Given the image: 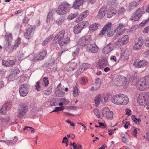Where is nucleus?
<instances>
[{
  "label": "nucleus",
  "instance_id": "obj_1",
  "mask_svg": "<svg viewBox=\"0 0 149 149\" xmlns=\"http://www.w3.org/2000/svg\"><path fill=\"white\" fill-rule=\"evenodd\" d=\"M71 8L70 4L67 3L63 2L58 7L56 12L59 15H63L69 12Z\"/></svg>",
  "mask_w": 149,
  "mask_h": 149
},
{
  "label": "nucleus",
  "instance_id": "obj_2",
  "mask_svg": "<svg viewBox=\"0 0 149 149\" xmlns=\"http://www.w3.org/2000/svg\"><path fill=\"white\" fill-rule=\"evenodd\" d=\"M138 87L140 90L143 91L149 87V76H146L139 81Z\"/></svg>",
  "mask_w": 149,
  "mask_h": 149
},
{
  "label": "nucleus",
  "instance_id": "obj_3",
  "mask_svg": "<svg viewBox=\"0 0 149 149\" xmlns=\"http://www.w3.org/2000/svg\"><path fill=\"white\" fill-rule=\"evenodd\" d=\"M138 102L142 106L148 104L149 102V92L140 94Z\"/></svg>",
  "mask_w": 149,
  "mask_h": 149
},
{
  "label": "nucleus",
  "instance_id": "obj_4",
  "mask_svg": "<svg viewBox=\"0 0 149 149\" xmlns=\"http://www.w3.org/2000/svg\"><path fill=\"white\" fill-rule=\"evenodd\" d=\"M111 23H108L107 24L101 31V34L104 35L107 32V35L108 36L111 37L112 36L116 31L115 30H113V29H111Z\"/></svg>",
  "mask_w": 149,
  "mask_h": 149
},
{
  "label": "nucleus",
  "instance_id": "obj_5",
  "mask_svg": "<svg viewBox=\"0 0 149 149\" xmlns=\"http://www.w3.org/2000/svg\"><path fill=\"white\" fill-rule=\"evenodd\" d=\"M89 25V23L86 21H83L74 26V31L75 34H78L84 28Z\"/></svg>",
  "mask_w": 149,
  "mask_h": 149
},
{
  "label": "nucleus",
  "instance_id": "obj_6",
  "mask_svg": "<svg viewBox=\"0 0 149 149\" xmlns=\"http://www.w3.org/2000/svg\"><path fill=\"white\" fill-rule=\"evenodd\" d=\"M28 110L27 106L25 104H21L18 109L17 117H22L26 113Z\"/></svg>",
  "mask_w": 149,
  "mask_h": 149
},
{
  "label": "nucleus",
  "instance_id": "obj_7",
  "mask_svg": "<svg viewBox=\"0 0 149 149\" xmlns=\"http://www.w3.org/2000/svg\"><path fill=\"white\" fill-rule=\"evenodd\" d=\"M143 10L144 7L139 8L131 16V19L132 20L138 21L143 14Z\"/></svg>",
  "mask_w": 149,
  "mask_h": 149
},
{
  "label": "nucleus",
  "instance_id": "obj_8",
  "mask_svg": "<svg viewBox=\"0 0 149 149\" xmlns=\"http://www.w3.org/2000/svg\"><path fill=\"white\" fill-rule=\"evenodd\" d=\"M34 30V29L33 26L28 25L26 28V32L24 34V37L28 39L32 38L33 35Z\"/></svg>",
  "mask_w": 149,
  "mask_h": 149
},
{
  "label": "nucleus",
  "instance_id": "obj_9",
  "mask_svg": "<svg viewBox=\"0 0 149 149\" xmlns=\"http://www.w3.org/2000/svg\"><path fill=\"white\" fill-rule=\"evenodd\" d=\"M102 114L103 116L109 120H111L113 117V113L110 111L107 107L103 108L102 111Z\"/></svg>",
  "mask_w": 149,
  "mask_h": 149
},
{
  "label": "nucleus",
  "instance_id": "obj_10",
  "mask_svg": "<svg viewBox=\"0 0 149 149\" xmlns=\"http://www.w3.org/2000/svg\"><path fill=\"white\" fill-rule=\"evenodd\" d=\"M108 100V98L107 97H105L102 95H99L95 97V103L97 106L100 103L102 104H104Z\"/></svg>",
  "mask_w": 149,
  "mask_h": 149
},
{
  "label": "nucleus",
  "instance_id": "obj_11",
  "mask_svg": "<svg viewBox=\"0 0 149 149\" xmlns=\"http://www.w3.org/2000/svg\"><path fill=\"white\" fill-rule=\"evenodd\" d=\"M148 64V63L145 60H140L137 59L134 61L133 65L136 68H140L144 67L146 66Z\"/></svg>",
  "mask_w": 149,
  "mask_h": 149
},
{
  "label": "nucleus",
  "instance_id": "obj_12",
  "mask_svg": "<svg viewBox=\"0 0 149 149\" xmlns=\"http://www.w3.org/2000/svg\"><path fill=\"white\" fill-rule=\"evenodd\" d=\"M26 84L20 85L19 88V93L20 95L23 97L26 96L29 92V88Z\"/></svg>",
  "mask_w": 149,
  "mask_h": 149
},
{
  "label": "nucleus",
  "instance_id": "obj_13",
  "mask_svg": "<svg viewBox=\"0 0 149 149\" xmlns=\"http://www.w3.org/2000/svg\"><path fill=\"white\" fill-rule=\"evenodd\" d=\"M65 31L64 30L60 31L57 35L55 36L54 38V42L56 44L58 43L59 45L60 42L63 40Z\"/></svg>",
  "mask_w": 149,
  "mask_h": 149
},
{
  "label": "nucleus",
  "instance_id": "obj_14",
  "mask_svg": "<svg viewBox=\"0 0 149 149\" xmlns=\"http://www.w3.org/2000/svg\"><path fill=\"white\" fill-rule=\"evenodd\" d=\"M91 40V37L89 36L83 37L79 39L78 42L79 44L85 47Z\"/></svg>",
  "mask_w": 149,
  "mask_h": 149
},
{
  "label": "nucleus",
  "instance_id": "obj_15",
  "mask_svg": "<svg viewBox=\"0 0 149 149\" xmlns=\"http://www.w3.org/2000/svg\"><path fill=\"white\" fill-rule=\"evenodd\" d=\"M11 104L10 102L5 103L0 109V113L3 115L6 114L7 110L11 108Z\"/></svg>",
  "mask_w": 149,
  "mask_h": 149
},
{
  "label": "nucleus",
  "instance_id": "obj_16",
  "mask_svg": "<svg viewBox=\"0 0 149 149\" xmlns=\"http://www.w3.org/2000/svg\"><path fill=\"white\" fill-rule=\"evenodd\" d=\"M143 42L144 40L143 38L141 37L139 38L138 41L135 42L134 46V49L136 50L140 49L141 48Z\"/></svg>",
  "mask_w": 149,
  "mask_h": 149
},
{
  "label": "nucleus",
  "instance_id": "obj_17",
  "mask_svg": "<svg viewBox=\"0 0 149 149\" xmlns=\"http://www.w3.org/2000/svg\"><path fill=\"white\" fill-rule=\"evenodd\" d=\"M16 61L15 60H11L9 59H3L2 61V64L3 65L6 67L13 66L15 65Z\"/></svg>",
  "mask_w": 149,
  "mask_h": 149
},
{
  "label": "nucleus",
  "instance_id": "obj_18",
  "mask_svg": "<svg viewBox=\"0 0 149 149\" xmlns=\"http://www.w3.org/2000/svg\"><path fill=\"white\" fill-rule=\"evenodd\" d=\"M124 25L122 23L119 24L118 26L115 30L117 32L116 34V37H118L119 36L122 35L125 31L123 29L124 28Z\"/></svg>",
  "mask_w": 149,
  "mask_h": 149
},
{
  "label": "nucleus",
  "instance_id": "obj_19",
  "mask_svg": "<svg viewBox=\"0 0 149 149\" xmlns=\"http://www.w3.org/2000/svg\"><path fill=\"white\" fill-rule=\"evenodd\" d=\"M129 37L127 35H125L120 39H119L116 43L118 45H123L127 43L129 40Z\"/></svg>",
  "mask_w": 149,
  "mask_h": 149
},
{
  "label": "nucleus",
  "instance_id": "obj_20",
  "mask_svg": "<svg viewBox=\"0 0 149 149\" xmlns=\"http://www.w3.org/2000/svg\"><path fill=\"white\" fill-rule=\"evenodd\" d=\"M61 83L58 84L57 87L56 88L55 94L56 96L58 97H62L64 95L65 93L63 91V89L61 87Z\"/></svg>",
  "mask_w": 149,
  "mask_h": 149
},
{
  "label": "nucleus",
  "instance_id": "obj_21",
  "mask_svg": "<svg viewBox=\"0 0 149 149\" xmlns=\"http://www.w3.org/2000/svg\"><path fill=\"white\" fill-rule=\"evenodd\" d=\"M98 49V47L95 45L91 44L87 47L86 50L89 53H93L97 52Z\"/></svg>",
  "mask_w": 149,
  "mask_h": 149
},
{
  "label": "nucleus",
  "instance_id": "obj_22",
  "mask_svg": "<svg viewBox=\"0 0 149 149\" xmlns=\"http://www.w3.org/2000/svg\"><path fill=\"white\" fill-rule=\"evenodd\" d=\"M107 8L106 6H102L99 10L97 16L99 18H102L105 15L107 12Z\"/></svg>",
  "mask_w": 149,
  "mask_h": 149
},
{
  "label": "nucleus",
  "instance_id": "obj_23",
  "mask_svg": "<svg viewBox=\"0 0 149 149\" xmlns=\"http://www.w3.org/2000/svg\"><path fill=\"white\" fill-rule=\"evenodd\" d=\"M108 64L107 59L104 58L99 60L97 65L100 68H103L107 66Z\"/></svg>",
  "mask_w": 149,
  "mask_h": 149
},
{
  "label": "nucleus",
  "instance_id": "obj_24",
  "mask_svg": "<svg viewBox=\"0 0 149 149\" xmlns=\"http://www.w3.org/2000/svg\"><path fill=\"white\" fill-rule=\"evenodd\" d=\"M121 98L120 97V94L116 95L113 97L111 99L112 102L115 104L120 105H121Z\"/></svg>",
  "mask_w": 149,
  "mask_h": 149
},
{
  "label": "nucleus",
  "instance_id": "obj_25",
  "mask_svg": "<svg viewBox=\"0 0 149 149\" xmlns=\"http://www.w3.org/2000/svg\"><path fill=\"white\" fill-rule=\"evenodd\" d=\"M113 48V44L111 43H109L103 48L102 52L104 54H107L112 51Z\"/></svg>",
  "mask_w": 149,
  "mask_h": 149
},
{
  "label": "nucleus",
  "instance_id": "obj_26",
  "mask_svg": "<svg viewBox=\"0 0 149 149\" xmlns=\"http://www.w3.org/2000/svg\"><path fill=\"white\" fill-rule=\"evenodd\" d=\"M100 84L101 81L100 79H97L90 90L92 91H96L100 87Z\"/></svg>",
  "mask_w": 149,
  "mask_h": 149
},
{
  "label": "nucleus",
  "instance_id": "obj_27",
  "mask_svg": "<svg viewBox=\"0 0 149 149\" xmlns=\"http://www.w3.org/2000/svg\"><path fill=\"white\" fill-rule=\"evenodd\" d=\"M46 51L44 50L41 52L34 58V60L35 61L40 60L42 59L47 55Z\"/></svg>",
  "mask_w": 149,
  "mask_h": 149
},
{
  "label": "nucleus",
  "instance_id": "obj_28",
  "mask_svg": "<svg viewBox=\"0 0 149 149\" xmlns=\"http://www.w3.org/2000/svg\"><path fill=\"white\" fill-rule=\"evenodd\" d=\"M85 1V0H75L72 6V7L75 9L79 8V7L82 5Z\"/></svg>",
  "mask_w": 149,
  "mask_h": 149
},
{
  "label": "nucleus",
  "instance_id": "obj_29",
  "mask_svg": "<svg viewBox=\"0 0 149 149\" xmlns=\"http://www.w3.org/2000/svg\"><path fill=\"white\" fill-rule=\"evenodd\" d=\"M120 97L121 98V105H125L127 104L129 102L128 97L126 95L122 94H120Z\"/></svg>",
  "mask_w": 149,
  "mask_h": 149
},
{
  "label": "nucleus",
  "instance_id": "obj_30",
  "mask_svg": "<svg viewBox=\"0 0 149 149\" xmlns=\"http://www.w3.org/2000/svg\"><path fill=\"white\" fill-rule=\"evenodd\" d=\"M4 47L6 51L10 52H12L14 49H16L15 47H14V45L12 46L10 43L9 42H8L6 43Z\"/></svg>",
  "mask_w": 149,
  "mask_h": 149
},
{
  "label": "nucleus",
  "instance_id": "obj_31",
  "mask_svg": "<svg viewBox=\"0 0 149 149\" xmlns=\"http://www.w3.org/2000/svg\"><path fill=\"white\" fill-rule=\"evenodd\" d=\"M130 83L131 84L134 86L137 85L138 86V82L139 81L137 80V78L136 76L134 75L130 78Z\"/></svg>",
  "mask_w": 149,
  "mask_h": 149
},
{
  "label": "nucleus",
  "instance_id": "obj_32",
  "mask_svg": "<svg viewBox=\"0 0 149 149\" xmlns=\"http://www.w3.org/2000/svg\"><path fill=\"white\" fill-rule=\"evenodd\" d=\"M139 5V3L134 1H133L132 2L129 3L128 8L129 11H131L132 9L137 8Z\"/></svg>",
  "mask_w": 149,
  "mask_h": 149
},
{
  "label": "nucleus",
  "instance_id": "obj_33",
  "mask_svg": "<svg viewBox=\"0 0 149 149\" xmlns=\"http://www.w3.org/2000/svg\"><path fill=\"white\" fill-rule=\"evenodd\" d=\"M18 138L17 137H15L13 140H7L6 144L8 146H13L15 144L18 140Z\"/></svg>",
  "mask_w": 149,
  "mask_h": 149
},
{
  "label": "nucleus",
  "instance_id": "obj_34",
  "mask_svg": "<svg viewBox=\"0 0 149 149\" xmlns=\"http://www.w3.org/2000/svg\"><path fill=\"white\" fill-rule=\"evenodd\" d=\"M89 14V12L88 11L83 12L79 15L78 18V20L81 21L84 18H86Z\"/></svg>",
  "mask_w": 149,
  "mask_h": 149
},
{
  "label": "nucleus",
  "instance_id": "obj_35",
  "mask_svg": "<svg viewBox=\"0 0 149 149\" xmlns=\"http://www.w3.org/2000/svg\"><path fill=\"white\" fill-rule=\"evenodd\" d=\"M73 95L74 97H77L79 95V91L78 85L76 84L74 87L73 90Z\"/></svg>",
  "mask_w": 149,
  "mask_h": 149
},
{
  "label": "nucleus",
  "instance_id": "obj_36",
  "mask_svg": "<svg viewBox=\"0 0 149 149\" xmlns=\"http://www.w3.org/2000/svg\"><path fill=\"white\" fill-rule=\"evenodd\" d=\"M116 12L114 9H113L112 10L110 9L109 10L107 13V16L108 18H111L113 15L115 14Z\"/></svg>",
  "mask_w": 149,
  "mask_h": 149
},
{
  "label": "nucleus",
  "instance_id": "obj_37",
  "mask_svg": "<svg viewBox=\"0 0 149 149\" xmlns=\"http://www.w3.org/2000/svg\"><path fill=\"white\" fill-rule=\"evenodd\" d=\"M70 39L69 37H67L65 38L63 40L60 42L59 44L60 46H63L65 44H67L70 42Z\"/></svg>",
  "mask_w": 149,
  "mask_h": 149
},
{
  "label": "nucleus",
  "instance_id": "obj_38",
  "mask_svg": "<svg viewBox=\"0 0 149 149\" xmlns=\"http://www.w3.org/2000/svg\"><path fill=\"white\" fill-rule=\"evenodd\" d=\"M53 37V35H51L49 37L46 38L42 42V45L43 46H45L52 40V38Z\"/></svg>",
  "mask_w": 149,
  "mask_h": 149
},
{
  "label": "nucleus",
  "instance_id": "obj_39",
  "mask_svg": "<svg viewBox=\"0 0 149 149\" xmlns=\"http://www.w3.org/2000/svg\"><path fill=\"white\" fill-rule=\"evenodd\" d=\"M99 24H98L94 23L90 25L89 27V30L90 31H94L97 29L98 26Z\"/></svg>",
  "mask_w": 149,
  "mask_h": 149
},
{
  "label": "nucleus",
  "instance_id": "obj_40",
  "mask_svg": "<svg viewBox=\"0 0 149 149\" xmlns=\"http://www.w3.org/2000/svg\"><path fill=\"white\" fill-rule=\"evenodd\" d=\"M79 13H76L74 14L71 13L68 15V19L69 20H71L77 17Z\"/></svg>",
  "mask_w": 149,
  "mask_h": 149
},
{
  "label": "nucleus",
  "instance_id": "obj_41",
  "mask_svg": "<svg viewBox=\"0 0 149 149\" xmlns=\"http://www.w3.org/2000/svg\"><path fill=\"white\" fill-rule=\"evenodd\" d=\"M52 10H50L49 12L47 17L46 21L47 23L50 22V21L52 19Z\"/></svg>",
  "mask_w": 149,
  "mask_h": 149
},
{
  "label": "nucleus",
  "instance_id": "obj_42",
  "mask_svg": "<svg viewBox=\"0 0 149 149\" xmlns=\"http://www.w3.org/2000/svg\"><path fill=\"white\" fill-rule=\"evenodd\" d=\"M52 87H50L48 88L45 91L44 94L46 95H49L51 93L52 91Z\"/></svg>",
  "mask_w": 149,
  "mask_h": 149
},
{
  "label": "nucleus",
  "instance_id": "obj_43",
  "mask_svg": "<svg viewBox=\"0 0 149 149\" xmlns=\"http://www.w3.org/2000/svg\"><path fill=\"white\" fill-rule=\"evenodd\" d=\"M79 48H77L72 53V56L74 57L77 56L79 53Z\"/></svg>",
  "mask_w": 149,
  "mask_h": 149
},
{
  "label": "nucleus",
  "instance_id": "obj_44",
  "mask_svg": "<svg viewBox=\"0 0 149 149\" xmlns=\"http://www.w3.org/2000/svg\"><path fill=\"white\" fill-rule=\"evenodd\" d=\"M83 71V69H82L81 67L79 68L75 73V76L76 77H77Z\"/></svg>",
  "mask_w": 149,
  "mask_h": 149
},
{
  "label": "nucleus",
  "instance_id": "obj_45",
  "mask_svg": "<svg viewBox=\"0 0 149 149\" xmlns=\"http://www.w3.org/2000/svg\"><path fill=\"white\" fill-rule=\"evenodd\" d=\"M21 40V39L18 37L17 40H16L15 44L14 45V47H15V49L18 47L19 45L20 44Z\"/></svg>",
  "mask_w": 149,
  "mask_h": 149
},
{
  "label": "nucleus",
  "instance_id": "obj_46",
  "mask_svg": "<svg viewBox=\"0 0 149 149\" xmlns=\"http://www.w3.org/2000/svg\"><path fill=\"white\" fill-rule=\"evenodd\" d=\"M26 79V77L24 75H22L20 77H18L17 80L19 82L21 83L25 81Z\"/></svg>",
  "mask_w": 149,
  "mask_h": 149
},
{
  "label": "nucleus",
  "instance_id": "obj_47",
  "mask_svg": "<svg viewBox=\"0 0 149 149\" xmlns=\"http://www.w3.org/2000/svg\"><path fill=\"white\" fill-rule=\"evenodd\" d=\"M93 113L98 118H100L99 111L97 109H95L93 110Z\"/></svg>",
  "mask_w": 149,
  "mask_h": 149
},
{
  "label": "nucleus",
  "instance_id": "obj_48",
  "mask_svg": "<svg viewBox=\"0 0 149 149\" xmlns=\"http://www.w3.org/2000/svg\"><path fill=\"white\" fill-rule=\"evenodd\" d=\"M47 79L48 78L46 77H44L43 79V84L45 86H47L49 84V82L47 80Z\"/></svg>",
  "mask_w": 149,
  "mask_h": 149
},
{
  "label": "nucleus",
  "instance_id": "obj_49",
  "mask_svg": "<svg viewBox=\"0 0 149 149\" xmlns=\"http://www.w3.org/2000/svg\"><path fill=\"white\" fill-rule=\"evenodd\" d=\"M132 129L133 131V135L135 137H136L137 136V134L138 132L137 130H139V129L135 128V127H133L132 128Z\"/></svg>",
  "mask_w": 149,
  "mask_h": 149
},
{
  "label": "nucleus",
  "instance_id": "obj_50",
  "mask_svg": "<svg viewBox=\"0 0 149 149\" xmlns=\"http://www.w3.org/2000/svg\"><path fill=\"white\" fill-rule=\"evenodd\" d=\"M65 109L64 107H56L54 110L52 112H57L60 111H63Z\"/></svg>",
  "mask_w": 149,
  "mask_h": 149
},
{
  "label": "nucleus",
  "instance_id": "obj_51",
  "mask_svg": "<svg viewBox=\"0 0 149 149\" xmlns=\"http://www.w3.org/2000/svg\"><path fill=\"white\" fill-rule=\"evenodd\" d=\"M6 42H10L12 40V37L11 34H9L8 36L6 35Z\"/></svg>",
  "mask_w": 149,
  "mask_h": 149
},
{
  "label": "nucleus",
  "instance_id": "obj_52",
  "mask_svg": "<svg viewBox=\"0 0 149 149\" xmlns=\"http://www.w3.org/2000/svg\"><path fill=\"white\" fill-rule=\"evenodd\" d=\"M19 72L20 71L19 69L17 68H15L13 70L12 74H14L15 75L16 77V75L19 73Z\"/></svg>",
  "mask_w": 149,
  "mask_h": 149
},
{
  "label": "nucleus",
  "instance_id": "obj_53",
  "mask_svg": "<svg viewBox=\"0 0 149 149\" xmlns=\"http://www.w3.org/2000/svg\"><path fill=\"white\" fill-rule=\"evenodd\" d=\"M125 9L123 7L120 8L117 11V13L120 15H122L125 12Z\"/></svg>",
  "mask_w": 149,
  "mask_h": 149
},
{
  "label": "nucleus",
  "instance_id": "obj_54",
  "mask_svg": "<svg viewBox=\"0 0 149 149\" xmlns=\"http://www.w3.org/2000/svg\"><path fill=\"white\" fill-rule=\"evenodd\" d=\"M89 66V65L88 64L84 63L80 67L84 71L85 70L87 69Z\"/></svg>",
  "mask_w": 149,
  "mask_h": 149
},
{
  "label": "nucleus",
  "instance_id": "obj_55",
  "mask_svg": "<svg viewBox=\"0 0 149 149\" xmlns=\"http://www.w3.org/2000/svg\"><path fill=\"white\" fill-rule=\"evenodd\" d=\"M88 82V80L86 77H84L81 78V83L83 85H85Z\"/></svg>",
  "mask_w": 149,
  "mask_h": 149
},
{
  "label": "nucleus",
  "instance_id": "obj_56",
  "mask_svg": "<svg viewBox=\"0 0 149 149\" xmlns=\"http://www.w3.org/2000/svg\"><path fill=\"white\" fill-rule=\"evenodd\" d=\"M26 129H30V130L31 131V133H34L35 132V130L31 127L25 126L23 128V130L24 131L26 130Z\"/></svg>",
  "mask_w": 149,
  "mask_h": 149
},
{
  "label": "nucleus",
  "instance_id": "obj_57",
  "mask_svg": "<svg viewBox=\"0 0 149 149\" xmlns=\"http://www.w3.org/2000/svg\"><path fill=\"white\" fill-rule=\"evenodd\" d=\"M63 21L64 20L63 19L61 18H59L56 20V23L58 25H60L62 24Z\"/></svg>",
  "mask_w": 149,
  "mask_h": 149
},
{
  "label": "nucleus",
  "instance_id": "obj_58",
  "mask_svg": "<svg viewBox=\"0 0 149 149\" xmlns=\"http://www.w3.org/2000/svg\"><path fill=\"white\" fill-rule=\"evenodd\" d=\"M36 89L38 91L40 90L41 88L40 86V82L39 81L37 82L35 86Z\"/></svg>",
  "mask_w": 149,
  "mask_h": 149
},
{
  "label": "nucleus",
  "instance_id": "obj_59",
  "mask_svg": "<svg viewBox=\"0 0 149 149\" xmlns=\"http://www.w3.org/2000/svg\"><path fill=\"white\" fill-rule=\"evenodd\" d=\"M71 67H72V70L73 71L76 68V66L77 65V64L75 63L74 62H72L71 63Z\"/></svg>",
  "mask_w": 149,
  "mask_h": 149
},
{
  "label": "nucleus",
  "instance_id": "obj_60",
  "mask_svg": "<svg viewBox=\"0 0 149 149\" xmlns=\"http://www.w3.org/2000/svg\"><path fill=\"white\" fill-rule=\"evenodd\" d=\"M16 77L15 75L14 74H11L7 78L8 80L9 81H11L12 79H14Z\"/></svg>",
  "mask_w": 149,
  "mask_h": 149
},
{
  "label": "nucleus",
  "instance_id": "obj_61",
  "mask_svg": "<svg viewBox=\"0 0 149 149\" xmlns=\"http://www.w3.org/2000/svg\"><path fill=\"white\" fill-rule=\"evenodd\" d=\"M123 124H125L124 127L125 129H127L128 128V127L130 125V122H124V120L123 121Z\"/></svg>",
  "mask_w": 149,
  "mask_h": 149
},
{
  "label": "nucleus",
  "instance_id": "obj_62",
  "mask_svg": "<svg viewBox=\"0 0 149 149\" xmlns=\"http://www.w3.org/2000/svg\"><path fill=\"white\" fill-rule=\"evenodd\" d=\"M148 22V19L145 20V21H143L140 24L139 26L141 27L143 26L146 24Z\"/></svg>",
  "mask_w": 149,
  "mask_h": 149
},
{
  "label": "nucleus",
  "instance_id": "obj_63",
  "mask_svg": "<svg viewBox=\"0 0 149 149\" xmlns=\"http://www.w3.org/2000/svg\"><path fill=\"white\" fill-rule=\"evenodd\" d=\"M68 141V140L66 137H64L63 139L62 143H66Z\"/></svg>",
  "mask_w": 149,
  "mask_h": 149
},
{
  "label": "nucleus",
  "instance_id": "obj_64",
  "mask_svg": "<svg viewBox=\"0 0 149 149\" xmlns=\"http://www.w3.org/2000/svg\"><path fill=\"white\" fill-rule=\"evenodd\" d=\"M145 45L146 47H149V36L147 38L146 42Z\"/></svg>",
  "mask_w": 149,
  "mask_h": 149
}]
</instances>
